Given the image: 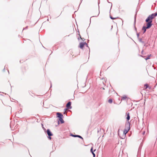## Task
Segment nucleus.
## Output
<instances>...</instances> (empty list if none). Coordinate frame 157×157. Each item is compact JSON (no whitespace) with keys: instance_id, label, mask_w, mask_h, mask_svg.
<instances>
[{"instance_id":"1","label":"nucleus","mask_w":157,"mask_h":157,"mask_svg":"<svg viewBox=\"0 0 157 157\" xmlns=\"http://www.w3.org/2000/svg\"><path fill=\"white\" fill-rule=\"evenodd\" d=\"M130 124L129 121H128L126 122V125H125V128L127 129H125L124 131V133L125 135V134L128 133V132L129 130L130 129Z\"/></svg>"},{"instance_id":"2","label":"nucleus","mask_w":157,"mask_h":157,"mask_svg":"<svg viewBox=\"0 0 157 157\" xmlns=\"http://www.w3.org/2000/svg\"><path fill=\"white\" fill-rule=\"evenodd\" d=\"M152 17H151L149 15L147 17L145 20V21L146 22H151L152 23Z\"/></svg>"},{"instance_id":"3","label":"nucleus","mask_w":157,"mask_h":157,"mask_svg":"<svg viewBox=\"0 0 157 157\" xmlns=\"http://www.w3.org/2000/svg\"><path fill=\"white\" fill-rule=\"evenodd\" d=\"M71 101H69L66 104V106L68 109H71L72 108L71 106Z\"/></svg>"},{"instance_id":"4","label":"nucleus","mask_w":157,"mask_h":157,"mask_svg":"<svg viewBox=\"0 0 157 157\" xmlns=\"http://www.w3.org/2000/svg\"><path fill=\"white\" fill-rule=\"evenodd\" d=\"M146 27L147 28V29H150L151 26L152 25V23L151 22H146Z\"/></svg>"},{"instance_id":"5","label":"nucleus","mask_w":157,"mask_h":157,"mask_svg":"<svg viewBox=\"0 0 157 157\" xmlns=\"http://www.w3.org/2000/svg\"><path fill=\"white\" fill-rule=\"evenodd\" d=\"M71 136H73V137H78V138H80L82 140L83 139V138L81 136H80L79 135H74V134H71Z\"/></svg>"},{"instance_id":"6","label":"nucleus","mask_w":157,"mask_h":157,"mask_svg":"<svg viewBox=\"0 0 157 157\" xmlns=\"http://www.w3.org/2000/svg\"><path fill=\"white\" fill-rule=\"evenodd\" d=\"M56 115L57 117L59 118L63 117V115L61 114V113L59 112H57L56 113Z\"/></svg>"},{"instance_id":"7","label":"nucleus","mask_w":157,"mask_h":157,"mask_svg":"<svg viewBox=\"0 0 157 157\" xmlns=\"http://www.w3.org/2000/svg\"><path fill=\"white\" fill-rule=\"evenodd\" d=\"M47 132L48 136H52L53 135L52 134V133L49 129H48L47 130Z\"/></svg>"},{"instance_id":"8","label":"nucleus","mask_w":157,"mask_h":157,"mask_svg":"<svg viewBox=\"0 0 157 157\" xmlns=\"http://www.w3.org/2000/svg\"><path fill=\"white\" fill-rule=\"evenodd\" d=\"M157 15V13H152L151 15L149 16L151 17H152V19L154 18Z\"/></svg>"},{"instance_id":"9","label":"nucleus","mask_w":157,"mask_h":157,"mask_svg":"<svg viewBox=\"0 0 157 157\" xmlns=\"http://www.w3.org/2000/svg\"><path fill=\"white\" fill-rule=\"evenodd\" d=\"M84 45L83 42H81L79 44V47L80 48L82 49Z\"/></svg>"},{"instance_id":"10","label":"nucleus","mask_w":157,"mask_h":157,"mask_svg":"<svg viewBox=\"0 0 157 157\" xmlns=\"http://www.w3.org/2000/svg\"><path fill=\"white\" fill-rule=\"evenodd\" d=\"M147 29L146 27V26H144L143 27L142 29L144 30V33L146 32Z\"/></svg>"},{"instance_id":"11","label":"nucleus","mask_w":157,"mask_h":157,"mask_svg":"<svg viewBox=\"0 0 157 157\" xmlns=\"http://www.w3.org/2000/svg\"><path fill=\"white\" fill-rule=\"evenodd\" d=\"M63 117L59 118V120L60 121L61 124L63 123H64V121L63 119Z\"/></svg>"},{"instance_id":"12","label":"nucleus","mask_w":157,"mask_h":157,"mask_svg":"<svg viewBox=\"0 0 157 157\" xmlns=\"http://www.w3.org/2000/svg\"><path fill=\"white\" fill-rule=\"evenodd\" d=\"M127 117H126V119L128 121L130 118V116L129 115V113H127Z\"/></svg>"},{"instance_id":"13","label":"nucleus","mask_w":157,"mask_h":157,"mask_svg":"<svg viewBox=\"0 0 157 157\" xmlns=\"http://www.w3.org/2000/svg\"><path fill=\"white\" fill-rule=\"evenodd\" d=\"M139 40V41L142 43H144V41H142V39L141 38H139L138 39Z\"/></svg>"},{"instance_id":"14","label":"nucleus","mask_w":157,"mask_h":157,"mask_svg":"<svg viewBox=\"0 0 157 157\" xmlns=\"http://www.w3.org/2000/svg\"><path fill=\"white\" fill-rule=\"evenodd\" d=\"M108 102L110 103H111L113 102V100L112 99H110L108 100Z\"/></svg>"},{"instance_id":"15","label":"nucleus","mask_w":157,"mask_h":157,"mask_svg":"<svg viewBox=\"0 0 157 157\" xmlns=\"http://www.w3.org/2000/svg\"><path fill=\"white\" fill-rule=\"evenodd\" d=\"M151 56V54L150 55H148L147 58H145V59L146 60L147 59H150V56Z\"/></svg>"},{"instance_id":"16","label":"nucleus","mask_w":157,"mask_h":157,"mask_svg":"<svg viewBox=\"0 0 157 157\" xmlns=\"http://www.w3.org/2000/svg\"><path fill=\"white\" fill-rule=\"evenodd\" d=\"M126 98H127V97L126 96H123L122 98H121L122 100H124L126 99Z\"/></svg>"},{"instance_id":"17","label":"nucleus","mask_w":157,"mask_h":157,"mask_svg":"<svg viewBox=\"0 0 157 157\" xmlns=\"http://www.w3.org/2000/svg\"><path fill=\"white\" fill-rule=\"evenodd\" d=\"M144 86L145 87V89H146L148 87V86L147 84H146L144 85Z\"/></svg>"},{"instance_id":"18","label":"nucleus","mask_w":157,"mask_h":157,"mask_svg":"<svg viewBox=\"0 0 157 157\" xmlns=\"http://www.w3.org/2000/svg\"><path fill=\"white\" fill-rule=\"evenodd\" d=\"M90 152L92 153L94 152L93 151V147H92L90 149Z\"/></svg>"},{"instance_id":"19","label":"nucleus","mask_w":157,"mask_h":157,"mask_svg":"<svg viewBox=\"0 0 157 157\" xmlns=\"http://www.w3.org/2000/svg\"><path fill=\"white\" fill-rule=\"evenodd\" d=\"M110 17L111 19H113V20L117 18H116V17L115 18L113 17H112L111 16H110Z\"/></svg>"},{"instance_id":"20","label":"nucleus","mask_w":157,"mask_h":157,"mask_svg":"<svg viewBox=\"0 0 157 157\" xmlns=\"http://www.w3.org/2000/svg\"><path fill=\"white\" fill-rule=\"evenodd\" d=\"M79 36H80V38L81 39V40H82V41H84L85 40V39L84 38H82L81 37V36L80 35H79Z\"/></svg>"},{"instance_id":"21","label":"nucleus","mask_w":157,"mask_h":157,"mask_svg":"<svg viewBox=\"0 0 157 157\" xmlns=\"http://www.w3.org/2000/svg\"><path fill=\"white\" fill-rule=\"evenodd\" d=\"M137 37L138 39L139 38H140L139 37V33H137Z\"/></svg>"},{"instance_id":"22","label":"nucleus","mask_w":157,"mask_h":157,"mask_svg":"<svg viewBox=\"0 0 157 157\" xmlns=\"http://www.w3.org/2000/svg\"><path fill=\"white\" fill-rule=\"evenodd\" d=\"M92 154H93V157H95V154L94 153V152L93 153H92Z\"/></svg>"},{"instance_id":"23","label":"nucleus","mask_w":157,"mask_h":157,"mask_svg":"<svg viewBox=\"0 0 157 157\" xmlns=\"http://www.w3.org/2000/svg\"><path fill=\"white\" fill-rule=\"evenodd\" d=\"M83 44H84V45L86 44V45H87V44L86 43V42H83Z\"/></svg>"},{"instance_id":"24","label":"nucleus","mask_w":157,"mask_h":157,"mask_svg":"<svg viewBox=\"0 0 157 157\" xmlns=\"http://www.w3.org/2000/svg\"><path fill=\"white\" fill-rule=\"evenodd\" d=\"M99 13H100V12H99V11H98V15H97V16H95V17L98 16V15L99 14Z\"/></svg>"},{"instance_id":"25","label":"nucleus","mask_w":157,"mask_h":157,"mask_svg":"<svg viewBox=\"0 0 157 157\" xmlns=\"http://www.w3.org/2000/svg\"><path fill=\"white\" fill-rule=\"evenodd\" d=\"M51 136H48V138L50 139L51 140V137H50Z\"/></svg>"},{"instance_id":"26","label":"nucleus","mask_w":157,"mask_h":157,"mask_svg":"<svg viewBox=\"0 0 157 157\" xmlns=\"http://www.w3.org/2000/svg\"><path fill=\"white\" fill-rule=\"evenodd\" d=\"M27 28H28L27 26L25 28H24L23 30L25 29H26Z\"/></svg>"},{"instance_id":"27","label":"nucleus","mask_w":157,"mask_h":157,"mask_svg":"<svg viewBox=\"0 0 157 157\" xmlns=\"http://www.w3.org/2000/svg\"><path fill=\"white\" fill-rule=\"evenodd\" d=\"M136 17H135V22H136Z\"/></svg>"},{"instance_id":"28","label":"nucleus","mask_w":157,"mask_h":157,"mask_svg":"<svg viewBox=\"0 0 157 157\" xmlns=\"http://www.w3.org/2000/svg\"><path fill=\"white\" fill-rule=\"evenodd\" d=\"M135 29L136 31V28L135 27Z\"/></svg>"},{"instance_id":"29","label":"nucleus","mask_w":157,"mask_h":157,"mask_svg":"<svg viewBox=\"0 0 157 157\" xmlns=\"http://www.w3.org/2000/svg\"><path fill=\"white\" fill-rule=\"evenodd\" d=\"M145 133V132H143V134H144Z\"/></svg>"},{"instance_id":"30","label":"nucleus","mask_w":157,"mask_h":157,"mask_svg":"<svg viewBox=\"0 0 157 157\" xmlns=\"http://www.w3.org/2000/svg\"><path fill=\"white\" fill-rule=\"evenodd\" d=\"M51 87H52V84L51 83Z\"/></svg>"},{"instance_id":"31","label":"nucleus","mask_w":157,"mask_h":157,"mask_svg":"<svg viewBox=\"0 0 157 157\" xmlns=\"http://www.w3.org/2000/svg\"><path fill=\"white\" fill-rule=\"evenodd\" d=\"M102 89H103V90H105V89H104V88H102Z\"/></svg>"},{"instance_id":"32","label":"nucleus","mask_w":157,"mask_h":157,"mask_svg":"<svg viewBox=\"0 0 157 157\" xmlns=\"http://www.w3.org/2000/svg\"><path fill=\"white\" fill-rule=\"evenodd\" d=\"M5 68H4V69H3V71L5 70Z\"/></svg>"},{"instance_id":"33","label":"nucleus","mask_w":157,"mask_h":157,"mask_svg":"<svg viewBox=\"0 0 157 157\" xmlns=\"http://www.w3.org/2000/svg\"><path fill=\"white\" fill-rule=\"evenodd\" d=\"M96 151V149H95L94 151Z\"/></svg>"},{"instance_id":"34","label":"nucleus","mask_w":157,"mask_h":157,"mask_svg":"<svg viewBox=\"0 0 157 157\" xmlns=\"http://www.w3.org/2000/svg\"><path fill=\"white\" fill-rule=\"evenodd\" d=\"M143 52V50L142 51V52Z\"/></svg>"},{"instance_id":"35","label":"nucleus","mask_w":157,"mask_h":157,"mask_svg":"<svg viewBox=\"0 0 157 157\" xmlns=\"http://www.w3.org/2000/svg\"><path fill=\"white\" fill-rule=\"evenodd\" d=\"M58 123H59V121H58Z\"/></svg>"},{"instance_id":"36","label":"nucleus","mask_w":157,"mask_h":157,"mask_svg":"<svg viewBox=\"0 0 157 157\" xmlns=\"http://www.w3.org/2000/svg\"><path fill=\"white\" fill-rule=\"evenodd\" d=\"M110 90H109V92H110Z\"/></svg>"}]
</instances>
